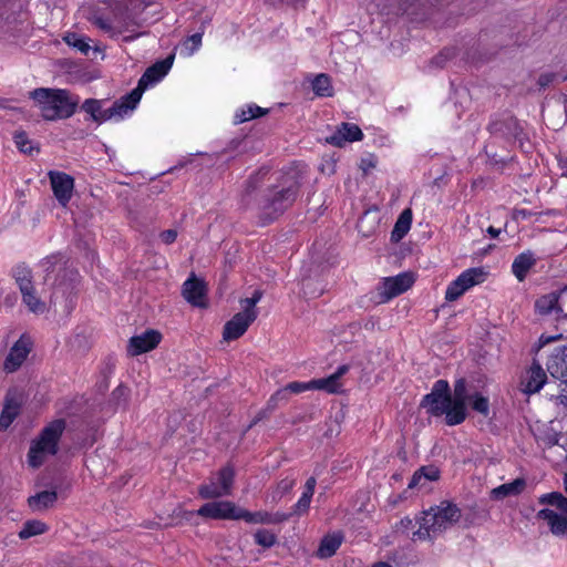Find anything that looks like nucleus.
Wrapping results in <instances>:
<instances>
[{"label": "nucleus", "mask_w": 567, "mask_h": 567, "mask_svg": "<svg viewBox=\"0 0 567 567\" xmlns=\"http://www.w3.org/2000/svg\"><path fill=\"white\" fill-rule=\"evenodd\" d=\"M183 297L194 307L205 308L207 306V288L203 279L194 274L183 284Z\"/></svg>", "instance_id": "obj_14"}, {"label": "nucleus", "mask_w": 567, "mask_h": 567, "mask_svg": "<svg viewBox=\"0 0 567 567\" xmlns=\"http://www.w3.org/2000/svg\"><path fill=\"white\" fill-rule=\"evenodd\" d=\"M44 120L55 121L71 117L76 110L79 99L68 90L39 87L30 92Z\"/></svg>", "instance_id": "obj_2"}, {"label": "nucleus", "mask_w": 567, "mask_h": 567, "mask_svg": "<svg viewBox=\"0 0 567 567\" xmlns=\"http://www.w3.org/2000/svg\"><path fill=\"white\" fill-rule=\"evenodd\" d=\"M16 282L19 286L21 295L34 288L32 278H20V280Z\"/></svg>", "instance_id": "obj_60"}, {"label": "nucleus", "mask_w": 567, "mask_h": 567, "mask_svg": "<svg viewBox=\"0 0 567 567\" xmlns=\"http://www.w3.org/2000/svg\"><path fill=\"white\" fill-rule=\"evenodd\" d=\"M537 517L547 522L550 532L556 536L567 537V517L553 509L544 508L537 513Z\"/></svg>", "instance_id": "obj_24"}, {"label": "nucleus", "mask_w": 567, "mask_h": 567, "mask_svg": "<svg viewBox=\"0 0 567 567\" xmlns=\"http://www.w3.org/2000/svg\"><path fill=\"white\" fill-rule=\"evenodd\" d=\"M412 526H413V520L409 517H404L400 520V523L398 525V529L408 530Z\"/></svg>", "instance_id": "obj_63"}, {"label": "nucleus", "mask_w": 567, "mask_h": 567, "mask_svg": "<svg viewBox=\"0 0 567 567\" xmlns=\"http://www.w3.org/2000/svg\"><path fill=\"white\" fill-rule=\"evenodd\" d=\"M548 373L557 380H567V344L554 349L547 363Z\"/></svg>", "instance_id": "obj_20"}, {"label": "nucleus", "mask_w": 567, "mask_h": 567, "mask_svg": "<svg viewBox=\"0 0 567 567\" xmlns=\"http://www.w3.org/2000/svg\"><path fill=\"white\" fill-rule=\"evenodd\" d=\"M63 40L68 45L78 49L83 54H87L91 49L89 43H86L83 38L74 32L66 33L63 37Z\"/></svg>", "instance_id": "obj_41"}, {"label": "nucleus", "mask_w": 567, "mask_h": 567, "mask_svg": "<svg viewBox=\"0 0 567 567\" xmlns=\"http://www.w3.org/2000/svg\"><path fill=\"white\" fill-rule=\"evenodd\" d=\"M42 267L45 271L44 280H49L51 274L56 272L54 284L62 285L65 279L75 280L78 272L73 268L66 266L61 254L49 256L42 260Z\"/></svg>", "instance_id": "obj_10"}, {"label": "nucleus", "mask_w": 567, "mask_h": 567, "mask_svg": "<svg viewBox=\"0 0 567 567\" xmlns=\"http://www.w3.org/2000/svg\"><path fill=\"white\" fill-rule=\"evenodd\" d=\"M412 224V210L404 209L396 219L394 227L391 231V240L399 243L410 230Z\"/></svg>", "instance_id": "obj_31"}, {"label": "nucleus", "mask_w": 567, "mask_h": 567, "mask_svg": "<svg viewBox=\"0 0 567 567\" xmlns=\"http://www.w3.org/2000/svg\"><path fill=\"white\" fill-rule=\"evenodd\" d=\"M291 516H293L290 513H281V512H276V513H270V524H281L286 520H288Z\"/></svg>", "instance_id": "obj_57"}, {"label": "nucleus", "mask_w": 567, "mask_h": 567, "mask_svg": "<svg viewBox=\"0 0 567 567\" xmlns=\"http://www.w3.org/2000/svg\"><path fill=\"white\" fill-rule=\"evenodd\" d=\"M526 487V481L522 477L514 480L511 483L502 484L492 489L491 495L494 499H503L508 496L520 494Z\"/></svg>", "instance_id": "obj_29"}, {"label": "nucleus", "mask_w": 567, "mask_h": 567, "mask_svg": "<svg viewBox=\"0 0 567 567\" xmlns=\"http://www.w3.org/2000/svg\"><path fill=\"white\" fill-rule=\"evenodd\" d=\"M440 476L441 471L437 466L433 464L421 466L414 472L408 487L410 489L415 487H422L426 481L435 482L440 478Z\"/></svg>", "instance_id": "obj_25"}, {"label": "nucleus", "mask_w": 567, "mask_h": 567, "mask_svg": "<svg viewBox=\"0 0 567 567\" xmlns=\"http://www.w3.org/2000/svg\"><path fill=\"white\" fill-rule=\"evenodd\" d=\"M22 300L29 310L34 313H43L47 309L45 303L37 297L34 288L22 293Z\"/></svg>", "instance_id": "obj_39"}, {"label": "nucleus", "mask_w": 567, "mask_h": 567, "mask_svg": "<svg viewBox=\"0 0 567 567\" xmlns=\"http://www.w3.org/2000/svg\"><path fill=\"white\" fill-rule=\"evenodd\" d=\"M240 519L252 524H270V513L265 511L249 512L241 508L239 514Z\"/></svg>", "instance_id": "obj_40"}, {"label": "nucleus", "mask_w": 567, "mask_h": 567, "mask_svg": "<svg viewBox=\"0 0 567 567\" xmlns=\"http://www.w3.org/2000/svg\"><path fill=\"white\" fill-rule=\"evenodd\" d=\"M143 92L135 87L130 93L116 100L111 107L107 109L106 117H123L130 111H133L138 104Z\"/></svg>", "instance_id": "obj_19"}, {"label": "nucleus", "mask_w": 567, "mask_h": 567, "mask_svg": "<svg viewBox=\"0 0 567 567\" xmlns=\"http://www.w3.org/2000/svg\"><path fill=\"white\" fill-rule=\"evenodd\" d=\"M461 516V509L456 504L442 501L439 505L423 512L419 520V529L413 535L421 540L436 537L457 523Z\"/></svg>", "instance_id": "obj_3"}, {"label": "nucleus", "mask_w": 567, "mask_h": 567, "mask_svg": "<svg viewBox=\"0 0 567 567\" xmlns=\"http://www.w3.org/2000/svg\"><path fill=\"white\" fill-rule=\"evenodd\" d=\"M94 24L99 29L110 33L111 37H115V35H118V34H121L123 32L130 31L128 27H113L107 20H105V19H103L101 17H97V18L94 19Z\"/></svg>", "instance_id": "obj_47"}, {"label": "nucleus", "mask_w": 567, "mask_h": 567, "mask_svg": "<svg viewBox=\"0 0 567 567\" xmlns=\"http://www.w3.org/2000/svg\"><path fill=\"white\" fill-rule=\"evenodd\" d=\"M161 340L162 334L159 331L154 329L146 330L142 334L133 336L128 340L127 353L131 357H136L152 351L159 344Z\"/></svg>", "instance_id": "obj_12"}, {"label": "nucleus", "mask_w": 567, "mask_h": 567, "mask_svg": "<svg viewBox=\"0 0 567 567\" xmlns=\"http://www.w3.org/2000/svg\"><path fill=\"white\" fill-rule=\"evenodd\" d=\"M262 291L257 289L254 291L252 296L250 298H245L240 300V306L243 310L247 311L248 313H254L255 318L258 317V310L256 309V305L261 300L262 298Z\"/></svg>", "instance_id": "obj_44"}, {"label": "nucleus", "mask_w": 567, "mask_h": 567, "mask_svg": "<svg viewBox=\"0 0 567 567\" xmlns=\"http://www.w3.org/2000/svg\"><path fill=\"white\" fill-rule=\"evenodd\" d=\"M547 381L546 371L538 361L534 360L532 365L520 377V390L526 394H534L540 391Z\"/></svg>", "instance_id": "obj_13"}, {"label": "nucleus", "mask_w": 567, "mask_h": 567, "mask_svg": "<svg viewBox=\"0 0 567 567\" xmlns=\"http://www.w3.org/2000/svg\"><path fill=\"white\" fill-rule=\"evenodd\" d=\"M269 413H270V412H269V411H266V408H265L264 410H261V411H260V412L255 416V419L251 421V423H250V425H249V426L251 427L252 425L257 424L259 421H261L262 419L267 417Z\"/></svg>", "instance_id": "obj_64"}, {"label": "nucleus", "mask_w": 567, "mask_h": 567, "mask_svg": "<svg viewBox=\"0 0 567 567\" xmlns=\"http://www.w3.org/2000/svg\"><path fill=\"white\" fill-rule=\"evenodd\" d=\"M362 138L363 133L357 124L343 122L326 141L333 146L342 147L347 142H358Z\"/></svg>", "instance_id": "obj_18"}, {"label": "nucleus", "mask_w": 567, "mask_h": 567, "mask_svg": "<svg viewBox=\"0 0 567 567\" xmlns=\"http://www.w3.org/2000/svg\"><path fill=\"white\" fill-rule=\"evenodd\" d=\"M561 381V389L558 395H553L551 401L556 405H561L567 411V380H560Z\"/></svg>", "instance_id": "obj_55"}, {"label": "nucleus", "mask_w": 567, "mask_h": 567, "mask_svg": "<svg viewBox=\"0 0 567 567\" xmlns=\"http://www.w3.org/2000/svg\"><path fill=\"white\" fill-rule=\"evenodd\" d=\"M21 400L17 393L8 392L0 414V429L7 430L20 414Z\"/></svg>", "instance_id": "obj_22"}, {"label": "nucleus", "mask_w": 567, "mask_h": 567, "mask_svg": "<svg viewBox=\"0 0 567 567\" xmlns=\"http://www.w3.org/2000/svg\"><path fill=\"white\" fill-rule=\"evenodd\" d=\"M174 61V56L169 55L164 60L157 61L153 65L146 69L144 74L138 80L137 86L143 93L148 87V85L158 82L162 78H164L169 69L172 68Z\"/></svg>", "instance_id": "obj_17"}, {"label": "nucleus", "mask_w": 567, "mask_h": 567, "mask_svg": "<svg viewBox=\"0 0 567 567\" xmlns=\"http://www.w3.org/2000/svg\"><path fill=\"white\" fill-rule=\"evenodd\" d=\"M268 174V169L261 168L255 174H252L245 184V188L241 194V203L246 208L257 207L258 200L252 198L255 192L264 183L266 175Z\"/></svg>", "instance_id": "obj_23"}, {"label": "nucleus", "mask_w": 567, "mask_h": 567, "mask_svg": "<svg viewBox=\"0 0 567 567\" xmlns=\"http://www.w3.org/2000/svg\"><path fill=\"white\" fill-rule=\"evenodd\" d=\"M453 400L464 401L468 399L467 396V383L464 378H461L455 381L454 383V395L452 396Z\"/></svg>", "instance_id": "obj_52"}, {"label": "nucleus", "mask_w": 567, "mask_h": 567, "mask_svg": "<svg viewBox=\"0 0 567 567\" xmlns=\"http://www.w3.org/2000/svg\"><path fill=\"white\" fill-rule=\"evenodd\" d=\"M455 55L454 49H444L431 60V64L443 68L445 62Z\"/></svg>", "instance_id": "obj_54"}, {"label": "nucleus", "mask_w": 567, "mask_h": 567, "mask_svg": "<svg viewBox=\"0 0 567 567\" xmlns=\"http://www.w3.org/2000/svg\"><path fill=\"white\" fill-rule=\"evenodd\" d=\"M343 536L340 533L324 536L317 549V556L320 558H329L336 554L341 546Z\"/></svg>", "instance_id": "obj_30"}, {"label": "nucleus", "mask_w": 567, "mask_h": 567, "mask_svg": "<svg viewBox=\"0 0 567 567\" xmlns=\"http://www.w3.org/2000/svg\"><path fill=\"white\" fill-rule=\"evenodd\" d=\"M313 390H323L329 393H338L341 389L339 379L332 373L328 378L312 380Z\"/></svg>", "instance_id": "obj_38"}, {"label": "nucleus", "mask_w": 567, "mask_h": 567, "mask_svg": "<svg viewBox=\"0 0 567 567\" xmlns=\"http://www.w3.org/2000/svg\"><path fill=\"white\" fill-rule=\"evenodd\" d=\"M488 132L492 135L504 137V138H515L522 140L520 136L523 134V127L518 120L514 116H504L502 118L493 120L487 127Z\"/></svg>", "instance_id": "obj_16"}, {"label": "nucleus", "mask_w": 567, "mask_h": 567, "mask_svg": "<svg viewBox=\"0 0 567 567\" xmlns=\"http://www.w3.org/2000/svg\"><path fill=\"white\" fill-rule=\"evenodd\" d=\"M13 278L16 279V281L20 280V278H32V271L24 264L18 265L13 269Z\"/></svg>", "instance_id": "obj_56"}, {"label": "nucleus", "mask_w": 567, "mask_h": 567, "mask_svg": "<svg viewBox=\"0 0 567 567\" xmlns=\"http://www.w3.org/2000/svg\"><path fill=\"white\" fill-rule=\"evenodd\" d=\"M82 109L91 115V117L94 122L102 123V122L110 120L109 117H106L107 109L103 110L101 101H99V100H94V99L85 100L84 103L82 104Z\"/></svg>", "instance_id": "obj_34"}, {"label": "nucleus", "mask_w": 567, "mask_h": 567, "mask_svg": "<svg viewBox=\"0 0 567 567\" xmlns=\"http://www.w3.org/2000/svg\"><path fill=\"white\" fill-rule=\"evenodd\" d=\"M316 484H317L316 477H313V476L309 477L305 484L303 493H307V494H310L313 496Z\"/></svg>", "instance_id": "obj_62"}, {"label": "nucleus", "mask_w": 567, "mask_h": 567, "mask_svg": "<svg viewBox=\"0 0 567 567\" xmlns=\"http://www.w3.org/2000/svg\"><path fill=\"white\" fill-rule=\"evenodd\" d=\"M204 34V27H202L200 31L187 37L183 47L188 51V54H193L202 44V38Z\"/></svg>", "instance_id": "obj_49"}, {"label": "nucleus", "mask_w": 567, "mask_h": 567, "mask_svg": "<svg viewBox=\"0 0 567 567\" xmlns=\"http://www.w3.org/2000/svg\"><path fill=\"white\" fill-rule=\"evenodd\" d=\"M48 530V526L45 523L38 520V519H31L27 520L21 530L19 532V538L20 539H28L30 537L41 535Z\"/></svg>", "instance_id": "obj_35"}, {"label": "nucleus", "mask_w": 567, "mask_h": 567, "mask_svg": "<svg viewBox=\"0 0 567 567\" xmlns=\"http://www.w3.org/2000/svg\"><path fill=\"white\" fill-rule=\"evenodd\" d=\"M311 498L312 495L302 493L299 501L293 505L291 514L296 516L306 514L309 511Z\"/></svg>", "instance_id": "obj_50"}, {"label": "nucleus", "mask_w": 567, "mask_h": 567, "mask_svg": "<svg viewBox=\"0 0 567 567\" xmlns=\"http://www.w3.org/2000/svg\"><path fill=\"white\" fill-rule=\"evenodd\" d=\"M539 503L555 506L563 514H567V497L559 492H551L539 497Z\"/></svg>", "instance_id": "obj_37"}, {"label": "nucleus", "mask_w": 567, "mask_h": 567, "mask_svg": "<svg viewBox=\"0 0 567 567\" xmlns=\"http://www.w3.org/2000/svg\"><path fill=\"white\" fill-rule=\"evenodd\" d=\"M268 113L267 109H262L257 105H250L247 110L241 111L239 115H237L238 123H244L246 121L262 116Z\"/></svg>", "instance_id": "obj_48"}, {"label": "nucleus", "mask_w": 567, "mask_h": 567, "mask_svg": "<svg viewBox=\"0 0 567 567\" xmlns=\"http://www.w3.org/2000/svg\"><path fill=\"white\" fill-rule=\"evenodd\" d=\"M471 406L474 411L481 413L485 417L489 414V401L481 393H475L471 398Z\"/></svg>", "instance_id": "obj_43"}, {"label": "nucleus", "mask_w": 567, "mask_h": 567, "mask_svg": "<svg viewBox=\"0 0 567 567\" xmlns=\"http://www.w3.org/2000/svg\"><path fill=\"white\" fill-rule=\"evenodd\" d=\"M32 349L30 338L21 336L19 340L11 347L3 362V370L8 373L17 371L28 358Z\"/></svg>", "instance_id": "obj_11"}, {"label": "nucleus", "mask_w": 567, "mask_h": 567, "mask_svg": "<svg viewBox=\"0 0 567 567\" xmlns=\"http://www.w3.org/2000/svg\"><path fill=\"white\" fill-rule=\"evenodd\" d=\"M234 480L235 470L230 465L224 466L217 473V484L219 485L220 492H223L226 496L231 494Z\"/></svg>", "instance_id": "obj_33"}, {"label": "nucleus", "mask_w": 567, "mask_h": 567, "mask_svg": "<svg viewBox=\"0 0 567 567\" xmlns=\"http://www.w3.org/2000/svg\"><path fill=\"white\" fill-rule=\"evenodd\" d=\"M241 507L229 501L210 502L199 507V516L212 519H240Z\"/></svg>", "instance_id": "obj_8"}, {"label": "nucleus", "mask_w": 567, "mask_h": 567, "mask_svg": "<svg viewBox=\"0 0 567 567\" xmlns=\"http://www.w3.org/2000/svg\"><path fill=\"white\" fill-rule=\"evenodd\" d=\"M451 398L449 382L441 379L433 384L431 392L423 396L420 405L424 408L430 415L442 416L444 412H446V405Z\"/></svg>", "instance_id": "obj_5"}, {"label": "nucleus", "mask_w": 567, "mask_h": 567, "mask_svg": "<svg viewBox=\"0 0 567 567\" xmlns=\"http://www.w3.org/2000/svg\"><path fill=\"white\" fill-rule=\"evenodd\" d=\"M567 298V286L559 292H550L542 296L535 302V307L542 315L550 313L553 310L563 312L561 305H565Z\"/></svg>", "instance_id": "obj_21"}, {"label": "nucleus", "mask_w": 567, "mask_h": 567, "mask_svg": "<svg viewBox=\"0 0 567 567\" xmlns=\"http://www.w3.org/2000/svg\"><path fill=\"white\" fill-rule=\"evenodd\" d=\"M254 313H248L245 310L237 312L230 320H228L223 330V338L225 341L237 340L248 330L249 326L256 320Z\"/></svg>", "instance_id": "obj_15"}, {"label": "nucleus", "mask_w": 567, "mask_h": 567, "mask_svg": "<svg viewBox=\"0 0 567 567\" xmlns=\"http://www.w3.org/2000/svg\"><path fill=\"white\" fill-rule=\"evenodd\" d=\"M306 176L307 166L303 164H292L282 172L278 183L258 199L257 209L264 223L272 221L293 205Z\"/></svg>", "instance_id": "obj_1"}, {"label": "nucleus", "mask_w": 567, "mask_h": 567, "mask_svg": "<svg viewBox=\"0 0 567 567\" xmlns=\"http://www.w3.org/2000/svg\"><path fill=\"white\" fill-rule=\"evenodd\" d=\"M162 241L166 245L173 244L177 238V231L175 229H167L159 234Z\"/></svg>", "instance_id": "obj_58"}, {"label": "nucleus", "mask_w": 567, "mask_h": 567, "mask_svg": "<svg viewBox=\"0 0 567 567\" xmlns=\"http://www.w3.org/2000/svg\"><path fill=\"white\" fill-rule=\"evenodd\" d=\"M14 143L17 147L24 154H32L34 147L32 145V141L29 138L28 134L24 131H18L13 135Z\"/></svg>", "instance_id": "obj_46"}, {"label": "nucleus", "mask_w": 567, "mask_h": 567, "mask_svg": "<svg viewBox=\"0 0 567 567\" xmlns=\"http://www.w3.org/2000/svg\"><path fill=\"white\" fill-rule=\"evenodd\" d=\"M66 427L63 419H56L50 422L39 434L30 446L28 453V463L31 467H40L47 455H55L59 451V441Z\"/></svg>", "instance_id": "obj_4"}, {"label": "nucleus", "mask_w": 567, "mask_h": 567, "mask_svg": "<svg viewBox=\"0 0 567 567\" xmlns=\"http://www.w3.org/2000/svg\"><path fill=\"white\" fill-rule=\"evenodd\" d=\"M287 401H288L287 391L279 389L268 400L267 405H266V411L274 412L278 408L279 403L287 402Z\"/></svg>", "instance_id": "obj_51"}, {"label": "nucleus", "mask_w": 567, "mask_h": 567, "mask_svg": "<svg viewBox=\"0 0 567 567\" xmlns=\"http://www.w3.org/2000/svg\"><path fill=\"white\" fill-rule=\"evenodd\" d=\"M485 272L482 268H470L452 281L445 292L447 301L457 300L467 289L483 281Z\"/></svg>", "instance_id": "obj_6"}, {"label": "nucleus", "mask_w": 567, "mask_h": 567, "mask_svg": "<svg viewBox=\"0 0 567 567\" xmlns=\"http://www.w3.org/2000/svg\"><path fill=\"white\" fill-rule=\"evenodd\" d=\"M536 264L534 254L529 250L519 254L512 264V271L517 280L523 281L527 272Z\"/></svg>", "instance_id": "obj_28"}, {"label": "nucleus", "mask_w": 567, "mask_h": 567, "mask_svg": "<svg viewBox=\"0 0 567 567\" xmlns=\"http://www.w3.org/2000/svg\"><path fill=\"white\" fill-rule=\"evenodd\" d=\"M414 278L409 272H403L394 277L384 278L382 284L378 287L381 302H386L390 299L405 292L412 287Z\"/></svg>", "instance_id": "obj_7"}, {"label": "nucleus", "mask_w": 567, "mask_h": 567, "mask_svg": "<svg viewBox=\"0 0 567 567\" xmlns=\"http://www.w3.org/2000/svg\"><path fill=\"white\" fill-rule=\"evenodd\" d=\"M375 167V162L372 158H362L360 163V168L367 175L370 169Z\"/></svg>", "instance_id": "obj_61"}, {"label": "nucleus", "mask_w": 567, "mask_h": 567, "mask_svg": "<svg viewBox=\"0 0 567 567\" xmlns=\"http://www.w3.org/2000/svg\"><path fill=\"white\" fill-rule=\"evenodd\" d=\"M282 390L287 391V398L289 399L290 393H301L306 390H313L312 381L310 382H290Z\"/></svg>", "instance_id": "obj_53"}, {"label": "nucleus", "mask_w": 567, "mask_h": 567, "mask_svg": "<svg viewBox=\"0 0 567 567\" xmlns=\"http://www.w3.org/2000/svg\"><path fill=\"white\" fill-rule=\"evenodd\" d=\"M48 176L54 197L61 206L65 207L73 195L74 178L64 172L58 171H50Z\"/></svg>", "instance_id": "obj_9"}, {"label": "nucleus", "mask_w": 567, "mask_h": 567, "mask_svg": "<svg viewBox=\"0 0 567 567\" xmlns=\"http://www.w3.org/2000/svg\"><path fill=\"white\" fill-rule=\"evenodd\" d=\"M311 89L318 96L330 97L333 95L331 78L326 73H320L313 78Z\"/></svg>", "instance_id": "obj_32"}, {"label": "nucleus", "mask_w": 567, "mask_h": 567, "mask_svg": "<svg viewBox=\"0 0 567 567\" xmlns=\"http://www.w3.org/2000/svg\"><path fill=\"white\" fill-rule=\"evenodd\" d=\"M296 485V480L291 477H285L280 480L276 487L270 492L269 496L271 498V503L277 504L285 495L289 494L293 486Z\"/></svg>", "instance_id": "obj_36"}, {"label": "nucleus", "mask_w": 567, "mask_h": 567, "mask_svg": "<svg viewBox=\"0 0 567 567\" xmlns=\"http://www.w3.org/2000/svg\"><path fill=\"white\" fill-rule=\"evenodd\" d=\"M58 501L56 491H42L28 497V506L33 512H43L54 506Z\"/></svg>", "instance_id": "obj_26"}, {"label": "nucleus", "mask_w": 567, "mask_h": 567, "mask_svg": "<svg viewBox=\"0 0 567 567\" xmlns=\"http://www.w3.org/2000/svg\"><path fill=\"white\" fill-rule=\"evenodd\" d=\"M556 79V74L555 73H543L539 75L538 78V85L540 87H546L548 86L550 83H553V81Z\"/></svg>", "instance_id": "obj_59"}, {"label": "nucleus", "mask_w": 567, "mask_h": 567, "mask_svg": "<svg viewBox=\"0 0 567 567\" xmlns=\"http://www.w3.org/2000/svg\"><path fill=\"white\" fill-rule=\"evenodd\" d=\"M198 494L204 499H213L226 496L223 492H220L219 485L215 481L200 485L198 488Z\"/></svg>", "instance_id": "obj_42"}, {"label": "nucleus", "mask_w": 567, "mask_h": 567, "mask_svg": "<svg viewBox=\"0 0 567 567\" xmlns=\"http://www.w3.org/2000/svg\"><path fill=\"white\" fill-rule=\"evenodd\" d=\"M445 422L447 425H458L463 423L466 419V402L450 399L449 404L446 405V412H444Z\"/></svg>", "instance_id": "obj_27"}, {"label": "nucleus", "mask_w": 567, "mask_h": 567, "mask_svg": "<svg viewBox=\"0 0 567 567\" xmlns=\"http://www.w3.org/2000/svg\"><path fill=\"white\" fill-rule=\"evenodd\" d=\"M254 537L255 542L264 548H270L277 543V536L268 529H258Z\"/></svg>", "instance_id": "obj_45"}]
</instances>
